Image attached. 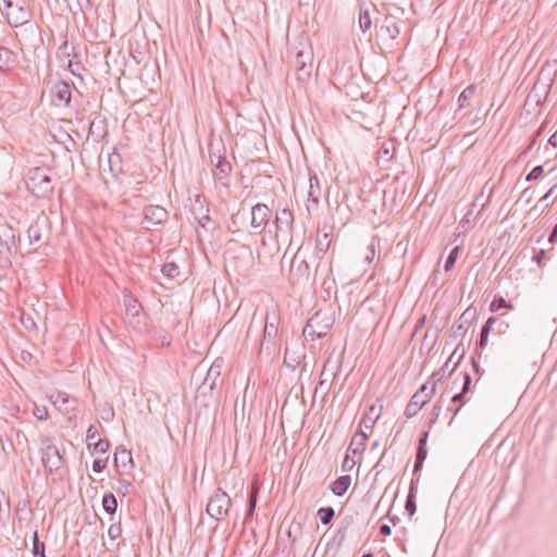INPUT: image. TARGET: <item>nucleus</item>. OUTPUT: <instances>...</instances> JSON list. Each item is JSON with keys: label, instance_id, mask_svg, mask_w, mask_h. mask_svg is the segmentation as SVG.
Segmentation results:
<instances>
[{"label": "nucleus", "instance_id": "f257e3e1", "mask_svg": "<svg viewBox=\"0 0 557 557\" xmlns=\"http://www.w3.org/2000/svg\"><path fill=\"white\" fill-rule=\"evenodd\" d=\"M47 166H36L28 171L26 184L37 198H46L53 191V184Z\"/></svg>", "mask_w": 557, "mask_h": 557}, {"label": "nucleus", "instance_id": "f03ea898", "mask_svg": "<svg viewBox=\"0 0 557 557\" xmlns=\"http://www.w3.org/2000/svg\"><path fill=\"white\" fill-rule=\"evenodd\" d=\"M334 323V318L331 312L318 310L311 318H309L306 326L304 327V336L307 339L315 341L327 334Z\"/></svg>", "mask_w": 557, "mask_h": 557}, {"label": "nucleus", "instance_id": "7ed1b4c3", "mask_svg": "<svg viewBox=\"0 0 557 557\" xmlns=\"http://www.w3.org/2000/svg\"><path fill=\"white\" fill-rule=\"evenodd\" d=\"M8 23L17 27L26 24L32 18L27 0H2Z\"/></svg>", "mask_w": 557, "mask_h": 557}, {"label": "nucleus", "instance_id": "20e7f679", "mask_svg": "<svg viewBox=\"0 0 557 557\" xmlns=\"http://www.w3.org/2000/svg\"><path fill=\"white\" fill-rule=\"evenodd\" d=\"M431 381L425 382L411 397L410 401L406 406L405 416L410 419L414 417L422 407L430 401L435 394V383Z\"/></svg>", "mask_w": 557, "mask_h": 557}, {"label": "nucleus", "instance_id": "39448f33", "mask_svg": "<svg viewBox=\"0 0 557 557\" xmlns=\"http://www.w3.org/2000/svg\"><path fill=\"white\" fill-rule=\"evenodd\" d=\"M41 461L49 473H54L63 467L64 459L59 448L49 438L42 440Z\"/></svg>", "mask_w": 557, "mask_h": 557}, {"label": "nucleus", "instance_id": "423d86ee", "mask_svg": "<svg viewBox=\"0 0 557 557\" xmlns=\"http://www.w3.org/2000/svg\"><path fill=\"white\" fill-rule=\"evenodd\" d=\"M230 507L231 497L227 493L218 488L210 497L206 510L211 518L222 520L228 513Z\"/></svg>", "mask_w": 557, "mask_h": 557}, {"label": "nucleus", "instance_id": "0eeeda50", "mask_svg": "<svg viewBox=\"0 0 557 557\" xmlns=\"http://www.w3.org/2000/svg\"><path fill=\"white\" fill-rule=\"evenodd\" d=\"M271 216L270 208L264 203H257L251 208L250 226L255 233H261L268 225Z\"/></svg>", "mask_w": 557, "mask_h": 557}, {"label": "nucleus", "instance_id": "6e6552de", "mask_svg": "<svg viewBox=\"0 0 557 557\" xmlns=\"http://www.w3.org/2000/svg\"><path fill=\"white\" fill-rule=\"evenodd\" d=\"M168 211L158 205H149L144 208V221L146 224L145 228L149 230L150 226H157L163 224L168 220Z\"/></svg>", "mask_w": 557, "mask_h": 557}, {"label": "nucleus", "instance_id": "1a4fd4ad", "mask_svg": "<svg viewBox=\"0 0 557 557\" xmlns=\"http://www.w3.org/2000/svg\"><path fill=\"white\" fill-rule=\"evenodd\" d=\"M273 223L275 226V237L277 239L280 236H287L293 228L294 214L289 209L286 208L276 210L275 220Z\"/></svg>", "mask_w": 557, "mask_h": 557}, {"label": "nucleus", "instance_id": "9d476101", "mask_svg": "<svg viewBox=\"0 0 557 557\" xmlns=\"http://www.w3.org/2000/svg\"><path fill=\"white\" fill-rule=\"evenodd\" d=\"M290 274L293 277H296L298 281H302L305 283H308L311 280L309 263L305 258L300 256L299 250L293 258L290 265Z\"/></svg>", "mask_w": 557, "mask_h": 557}, {"label": "nucleus", "instance_id": "9b49d317", "mask_svg": "<svg viewBox=\"0 0 557 557\" xmlns=\"http://www.w3.org/2000/svg\"><path fill=\"white\" fill-rule=\"evenodd\" d=\"M312 52L310 49L300 50L297 52L295 58V69L298 73V78L301 79L306 76H310L312 67Z\"/></svg>", "mask_w": 557, "mask_h": 557}, {"label": "nucleus", "instance_id": "f8f14e48", "mask_svg": "<svg viewBox=\"0 0 557 557\" xmlns=\"http://www.w3.org/2000/svg\"><path fill=\"white\" fill-rule=\"evenodd\" d=\"M71 86L65 82H58L51 88L52 102L58 107H66L71 102Z\"/></svg>", "mask_w": 557, "mask_h": 557}, {"label": "nucleus", "instance_id": "ddd939ff", "mask_svg": "<svg viewBox=\"0 0 557 557\" xmlns=\"http://www.w3.org/2000/svg\"><path fill=\"white\" fill-rule=\"evenodd\" d=\"M98 436V430L95 425H89L86 432L87 447L90 451L104 454L110 448L108 440L96 438Z\"/></svg>", "mask_w": 557, "mask_h": 557}, {"label": "nucleus", "instance_id": "4468645a", "mask_svg": "<svg viewBox=\"0 0 557 557\" xmlns=\"http://www.w3.org/2000/svg\"><path fill=\"white\" fill-rule=\"evenodd\" d=\"M52 404L63 413H69L75 409L76 399L71 398L69 394L57 391L51 394Z\"/></svg>", "mask_w": 557, "mask_h": 557}, {"label": "nucleus", "instance_id": "2eb2a0df", "mask_svg": "<svg viewBox=\"0 0 557 557\" xmlns=\"http://www.w3.org/2000/svg\"><path fill=\"white\" fill-rule=\"evenodd\" d=\"M113 463L121 474L128 473V471L133 468V458L131 451L125 448L116 449Z\"/></svg>", "mask_w": 557, "mask_h": 557}, {"label": "nucleus", "instance_id": "dca6fc26", "mask_svg": "<svg viewBox=\"0 0 557 557\" xmlns=\"http://www.w3.org/2000/svg\"><path fill=\"white\" fill-rule=\"evenodd\" d=\"M210 159L211 162H214V159H216V163L214 165L215 169L213 172L214 178L216 181L226 178L232 171L231 163L225 159L224 156L221 154L210 153Z\"/></svg>", "mask_w": 557, "mask_h": 557}, {"label": "nucleus", "instance_id": "f3484780", "mask_svg": "<svg viewBox=\"0 0 557 557\" xmlns=\"http://www.w3.org/2000/svg\"><path fill=\"white\" fill-rule=\"evenodd\" d=\"M331 246L330 233H318L315 238V249L313 256L318 260H322Z\"/></svg>", "mask_w": 557, "mask_h": 557}, {"label": "nucleus", "instance_id": "a211bd4d", "mask_svg": "<svg viewBox=\"0 0 557 557\" xmlns=\"http://www.w3.org/2000/svg\"><path fill=\"white\" fill-rule=\"evenodd\" d=\"M221 375V363L214 361L212 366L208 369L207 374L202 381L200 387H208L209 389H213L216 385L218 380Z\"/></svg>", "mask_w": 557, "mask_h": 557}, {"label": "nucleus", "instance_id": "6ab92c4d", "mask_svg": "<svg viewBox=\"0 0 557 557\" xmlns=\"http://www.w3.org/2000/svg\"><path fill=\"white\" fill-rule=\"evenodd\" d=\"M351 484V476L349 474H344L338 476L330 486L331 491L336 496H343Z\"/></svg>", "mask_w": 557, "mask_h": 557}, {"label": "nucleus", "instance_id": "aec40b11", "mask_svg": "<svg viewBox=\"0 0 557 557\" xmlns=\"http://www.w3.org/2000/svg\"><path fill=\"white\" fill-rule=\"evenodd\" d=\"M367 441L368 435L363 431L357 432L351 438L348 450L354 455L361 454L364 450Z\"/></svg>", "mask_w": 557, "mask_h": 557}, {"label": "nucleus", "instance_id": "412c9836", "mask_svg": "<svg viewBox=\"0 0 557 557\" xmlns=\"http://www.w3.org/2000/svg\"><path fill=\"white\" fill-rule=\"evenodd\" d=\"M321 197V185L315 174H311L309 177V191L308 200L318 206Z\"/></svg>", "mask_w": 557, "mask_h": 557}, {"label": "nucleus", "instance_id": "4be33fe9", "mask_svg": "<svg viewBox=\"0 0 557 557\" xmlns=\"http://www.w3.org/2000/svg\"><path fill=\"white\" fill-rule=\"evenodd\" d=\"M277 317L275 313H267L265 315V324L263 330V338L271 339L277 334Z\"/></svg>", "mask_w": 557, "mask_h": 557}, {"label": "nucleus", "instance_id": "5701e85b", "mask_svg": "<svg viewBox=\"0 0 557 557\" xmlns=\"http://www.w3.org/2000/svg\"><path fill=\"white\" fill-rule=\"evenodd\" d=\"M16 62L15 54L5 47H0V70H10Z\"/></svg>", "mask_w": 557, "mask_h": 557}, {"label": "nucleus", "instance_id": "b1692460", "mask_svg": "<svg viewBox=\"0 0 557 557\" xmlns=\"http://www.w3.org/2000/svg\"><path fill=\"white\" fill-rule=\"evenodd\" d=\"M382 30H384L391 39H396L400 34L398 22L393 16L385 17L382 25Z\"/></svg>", "mask_w": 557, "mask_h": 557}, {"label": "nucleus", "instance_id": "393cba45", "mask_svg": "<svg viewBox=\"0 0 557 557\" xmlns=\"http://www.w3.org/2000/svg\"><path fill=\"white\" fill-rule=\"evenodd\" d=\"M359 27L362 33L368 32L372 27L370 11L364 5H360L359 10Z\"/></svg>", "mask_w": 557, "mask_h": 557}, {"label": "nucleus", "instance_id": "a878e982", "mask_svg": "<svg viewBox=\"0 0 557 557\" xmlns=\"http://www.w3.org/2000/svg\"><path fill=\"white\" fill-rule=\"evenodd\" d=\"M102 507L108 515H114L117 508V502L112 493L104 494L102 497Z\"/></svg>", "mask_w": 557, "mask_h": 557}, {"label": "nucleus", "instance_id": "bb28decb", "mask_svg": "<svg viewBox=\"0 0 557 557\" xmlns=\"http://www.w3.org/2000/svg\"><path fill=\"white\" fill-rule=\"evenodd\" d=\"M124 306L126 308V311L132 315H138L139 311L141 309V306L137 301L136 298H134L131 295H125L123 298Z\"/></svg>", "mask_w": 557, "mask_h": 557}, {"label": "nucleus", "instance_id": "cd10ccee", "mask_svg": "<svg viewBox=\"0 0 557 557\" xmlns=\"http://www.w3.org/2000/svg\"><path fill=\"white\" fill-rule=\"evenodd\" d=\"M475 92V87L473 85L468 86L466 89L461 91L458 97L459 110L469 106V100Z\"/></svg>", "mask_w": 557, "mask_h": 557}, {"label": "nucleus", "instance_id": "c85d7f7f", "mask_svg": "<svg viewBox=\"0 0 557 557\" xmlns=\"http://www.w3.org/2000/svg\"><path fill=\"white\" fill-rule=\"evenodd\" d=\"M495 322H496V319L494 317H491L487 319L486 323L482 326L481 333H480V341H479V345L481 348L484 347V345L486 344L492 325Z\"/></svg>", "mask_w": 557, "mask_h": 557}, {"label": "nucleus", "instance_id": "c756f323", "mask_svg": "<svg viewBox=\"0 0 557 557\" xmlns=\"http://www.w3.org/2000/svg\"><path fill=\"white\" fill-rule=\"evenodd\" d=\"M335 510L333 507H322L318 510V517L322 524L327 525L334 518Z\"/></svg>", "mask_w": 557, "mask_h": 557}, {"label": "nucleus", "instance_id": "7c9ffc66", "mask_svg": "<svg viewBox=\"0 0 557 557\" xmlns=\"http://www.w3.org/2000/svg\"><path fill=\"white\" fill-rule=\"evenodd\" d=\"M161 272L168 278L173 280L180 275V268L173 262L164 263L161 268Z\"/></svg>", "mask_w": 557, "mask_h": 557}, {"label": "nucleus", "instance_id": "2f4dec72", "mask_svg": "<svg viewBox=\"0 0 557 557\" xmlns=\"http://www.w3.org/2000/svg\"><path fill=\"white\" fill-rule=\"evenodd\" d=\"M503 308L512 309L513 306L511 301H507L504 297H496L490 306L492 312H496Z\"/></svg>", "mask_w": 557, "mask_h": 557}, {"label": "nucleus", "instance_id": "473e14b6", "mask_svg": "<svg viewBox=\"0 0 557 557\" xmlns=\"http://www.w3.org/2000/svg\"><path fill=\"white\" fill-rule=\"evenodd\" d=\"M466 314H467V311L462 313L459 321L453 327V333H454L455 337L462 336L468 330V325H467L468 322L463 321Z\"/></svg>", "mask_w": 557, "mask_h": 557}, {"label": "nucleus", "instance_id": "72a5a7b5", "mask_svg": "<svg viewBox=\"0 0 557 557\" xmlns=\"http://www.w3.org/2000/svg\"><path fill=\"white\" fill-rule=\"evenodd\" d=\"M451 359L453 356L445 362V364L438 371L433 372V374L429 379V381H431V384H436L437 382L442 381L445 377L446 371H448L449 362L451 361Z\"/></svg>", "mask_w": 557, "mask_h": 557}, {"label": "nucleus", "instance_id": "f704fd0d", "mask_svg": "<svg viewBox=\"0 0 557 557\" xmlns=\"http://www.w3.org/2000/svg\"><path fill=\"white\" fill-rule=\"evenodd\" d=\"M459 247H455L450 250L449 255L447 256L444 264V270L447 272L449 271L456 263L457 256H458Z\"/></svg>", "mask_w": 557, "mask_h": 557}, {"label": "nucleus", "instance_id": "c9c22d12", "mask_svg": "<svg viewBox=\"0 0 557 557\" xmlns=\"http://www.w3.org/2000/svg\"><path fill=\"white\" fill-rule=\"evenodd\" d=\"M375 411V407L372 406L370 408V413L366 414V417L362 419L361 421V425H363L366 429H371L373 426V424L375 423V421L379 419L380 414H375L374 418L371 417V413H374Z\"/></svg>", "mask_w": 557, "mask_h": 557}, {"label": "nucleus", "instance_id": "e433bc0d", "mask_svg": "<svg viewBox=\"0 0 557 557\" xmlns=\"http://www.w3.org/2000/svg\"><path fill=\"white\" fill-rule=\"evenodd\" d=\"M405 509H406V511L408 512V515L410 517L413 516L414 512L417 511V505H416L414 496L412 495L411 492L407 496L406 504H405Z\"/></svg>", "mask_w": 557, "mask_h": 557}, {"label": "nucleus", "instance_id": "4c0bfd02", "mask_svg": "<svg viewBox=\"0 0 557 557\" xmlns=\"http://www.w3.org/2000/svg\"><path fill=\"white\" fill-rule=\"evenodd\" d=\"M122 534V527H121V523H112L110 527H109V530H108V535L111 540H115L117 537H120Z\"/></svg>", "mask_w": 557, "mask_h": 557}, {"label": "nucleus", "instance_id": "58836bf2", "mask_svg": "<svg viewBox=\"0 0 557 557\" xmlns=\"http://www.w3.org/2000/svg\"><path fill=\"white\" fill-rule=\"evenodd\" d=\"M76 4L84 16L87 12L92 10L91 0H76Z\"/></svg>", "mask_w": 557, "mask_h": 557}, {"label": "nucleus", "instance_id": "ea45409f", "mask_svg": "<svg viewBox=\"0 0 557 557\" xmlns=\"http://www.w3.org/2000/svg\"><path fill=\"white\" fill-rule=\"evenodd\" d=\"M544 173V169L542 165H537L532 169V171L524 177L525 181H533L542 176Z\"/></svg>", "mask_w": 557, "mask_h": 557}, {"label": "nucleus", "instance_id": "a19ab883", "mask_svg": "<svg viewBox=\"0 0 557 557\" xmlns=\"http://www.w3.org/2000/svg\"><path fill=\"white\" fill-rule=\"evenodd\" d=\"M27 234H28V238H29L30 244L37 243L41 238L39 230L37 227H34V226H30L27 230Z\"/></svg>", "mask_w": 557, "mask_h": 557}, {"label": "nucleus", "instance_id": "79ce46f5", "mask_svg": "<svg viewBox=\"0 0 557 557\" xmlns=\"http://www.w3.org/2000/svg\"><path fill=\"white\" fill-rule=\"evenodd\" d=\"M107 467V459H95L92 470L97 473L102 472Z\"/></svg>", "mask_w": 557, "mask_h": 557}, {"label": "nucleus", "instance_id": "37998d69", "mask_svg": "<svg viewBox=\"0 0 557 557\" xmlns=\"http://www.w3.org/2000/svg\"><path fill=\"white\" fill-rule=\"evenodd\" d=\"M544 126H545V123H542L540 128L534 132L530 145L527 148H524V154H527L528 151L533 147V145L535 144L537 137L541 136Z\"/></svg>", "mask_w": 557, "mask_h": 557}, {"label": "nucleus", "instance_id": "c03bdc74", "mask_svg": "<svg viewBox=\"0 0 557 557\" xmlns=\"http://www.w3.org/2000/svg\"><path fill=\"white\" fill-rule=\"evenodd\" d=\"M34 414L38 420L44 421L48 418V410L45 407H35Z\"/></svg>", "mask_w": 557, "mask_h": 557}, {"label": "nucleus", "instance_id": "a18cd8bd", "mask_svg": "<svg viewBox=\"0 0 557 557\" xmlns=\"http://www.w3.org/2000/svg\"><path fill=\"white\" fill-rule=\"evenodd\" d=\"M462 379H463V383H462V389L461 392L467 394L469 388H470V385H471V382H472V379H471V375L469 373H463L462 374Z\"/></svg>", "mask_w": 557, "mask_h": 557}, {"label": "nucleus", "instance_id": "49530a36", "mask_svg": "<svg viewBox=\"0 0 557 557\" xmlns=\"http://www.w3.org/2000/svg\"><path fill=\"white\" fill-rule=\"evenodd\" d=\"M33 554L38 557H46L45 555V544H34L33 545Z\"/></svg>", "mask_w": 557, "mask_h": 557}, {"label": "nucleus", "instance_id": "de8ad7c7", "mask_svg": "<svg viewBox=\"0 0 557 557\" xmlns=\"http://www.w3.org/2000/svg\"><path fill=\"white\" fill-rule=\"evenodd\" d=\"M256 499L252 498V499H249V506H248V510H247V513H246V517H245V522L248 521L251 517H252V513L256 509Z\"/></svg>", "mask_w": 557, "mask_h": 557}, {"label": "nucleus", "instance_id": "09e8293b", "mask_svg": "<svg viewBox=\"0 0 557 557\" xmlns=\"http://www.w3.org/2000/svg\"><path fill=\"white\" fill-rule=\"evenodd\" d=\"M355 463H356L355 460L350 459L349 456L347 455L343 461L342 468L344 471H349L352 469Z\"/></svg>", "mask_w": 557, "mask_h": 557}, {"label": "nucleus", "instance_id": "8fccbe9b", "mask_svg": "<svg viewBox=\"0 0 557 557\" xmlns=\"http://www.w3.org/2000/svg\"><path fill=\"white\" fill-rule=\"evenodd\" d=\"M426 456H428V449L423 448V447H418L417 455H416V460L425 461Z\"/></svg>", "mask_w": 557, "mask_h": 557}, {"label": "nucleus", "instance_id": "3c124183", "mask_svg": "<svg viewBox=\"0 0 557 557\" xmlns=\"http://www.w3.org/2000/svg\"><path fill=\"white\" fill-rule=\"evenodd\" d=\"M465 397H466V394L462 392H459L451 397V401L460 403L461 405H463L466 403Z\"/></svg>", "mask_w": 557, "mask_h": 557}, {"label": "nucleus", "instance_id": "603ef678", "mask_svg": "<svg viewBox=\"0 0 557 557\" xmlns=\"http://www.w3.org/2000/svg\"><path fill=\"white\" fill-rule=\"evenodd\" d=\"M441 409L442 407L441 406H435L433 408V411H432V419H431V424L435 423L438 416H440V412H441Z\"/></svg>", "mask_w": 557, "mask_h": 557}, {"label": "nucleus", "instance_id": "864d4df0", "mask_svg": "<svg viewBox=\"0 0 557 557\" xmlns=\"http://www.w3.org/2000/svg\"><path fill=\"white\" fill-rule=\"evenodd\" d=\"M198 222L201 227L207 228L208 223L211 222V218L209 214H205Z\"/></svg>", "mask_w": 557, "mask_h": 557}, {"label": "nucleus", "instance_id": "5fc2aeb1", "mask_svg": "<svg viewBox=\"0 0 557 557\" xmlns=\"http://www.w3.org/2000/svg\"><path fill=\"white\" fill-rule=\"evenodd\" d=\"M428 437H429V432H424L421 435L420 440H419V446L418 447L426 448Z\"/></svg>", "mask_w": 557, "mask_h": 557}, {"label": "nucleus", "instance_id": "6e6d98bb", "mask_svg": "<svg viewBox=\"0 0 557 557\" xmlns=\"http://www.w3.org/2000/svg\"><path fill=\"white\" fill-rule=\"evenodd\" d=\"M380 533H381L382 535H391V533H392V529H391V527H389L388 524H382V525L380 527Z\"/></svg>", "mask_w": 557, "mask_h": 557}, {"label": "nucleus", "instance_id": "4d7b16f0", "mask_svg": "<svg viewBox=\"0 0 557 557\" xmlns=\"http://www.w3.org/2000/svg\"><path fill=\"white\" fill-rule=\"evenodd\" d=\"M556 239H557V224L554 226V228L548 237V242L554 243Z\"/></svg>", "mask_w": 557, "mask_h": 557}, {"label": "nucleus", "instance_id": "13d9d810", "mask_svg": "<svg viewBox=\"0 0 557 557\" xmlns=\"http://www.w3.org/2000/svg\"><path fill=\"white\" fill-rule=\"evenodd\" d=\"M548 144L553 147H557V131L549 137Z\"/></svg>", "mask_w": 557, "mask_h": 557}, {"label": "nucleus", "instance_id": "bf43d9fd", "mask_svg": "<svg viewBox=\"0 0 557 557\" xmlns=\"http://www.w3.org/2000/svg\"><path fill=\"white\" fill-rule=\"evenodd\" d=\"M424 461L414 460L413 473L420 471L423 467Z\"/></svg>", "mask_w": 557, "mask_h": 557}, {"label": "nucleus", "instance_id": "052dcab7", "mask_svg": "<svg viewBox=\"0 0 557 557\" xmlns=\"http://www.w3.org/2000/svg\"><path fill=\"white\" fill-rule=\"evenodd\" d=\"M257 495H258V487L256 485H253L249 493V499L255 498L257 500Z\"/></svg>", "mask_w": 557, "mask_h": 557}, {"label": "nucleus", "instance_id": "680f3d73", "mask_svg": "<svg viewBox=\"0 0 557 557\" xmlns=\"http://www.w3.org/2000/svg\"><path fill=\"white\" fill-rule=\"evenodd\" d=\"M536 88H537V84H534L533 90L528 95L527 100L524 101V107L531 101L532 94L535 92Z\"/></svg>", "mask_w": 557, "mask_h": 557}, {"label": "nucleus", "instance_id": "e2e57ef3", "mask_svg": "<svg viewBox=\"0 0 557 557\" xmlns=\"http://www.w3.org/2000/svg\"><path fill=\"white\" fill-rule=\"evenodd\" d=\"M34 544H44L42 542L39 541L37 531H34V534H33V545Z\"/></svg>", "mask_w": 557, "mask_h": 557}, {"label": "nucleus", "instance_id": "0e129e2a", "mask_svg": "<svg viewBox=\"0 0 557 557\" xmlns=\"http://www.w3.org/2000/svg\"><path fill=\"white\" fill-rule=\"evenodd\" d=\"M542 256H544V251L543 250L539 255H534L532 259L535 260L537 263H540Z\"/></svg>", "mask_w": 557, "mask_h": 557}, {"label": "nucleus", "instance_id": "69168bd1", "mask_svg": "<svg viewBox=\"0 0 557 557\" xmlns=\"http://www.w3.org/2000/svg\"><path fill=\"white\" fill-rule=\"evenodd\" d=\"M391 522L396 525L400 519L397 516L389 517Z\"/></svg>", "mask_w": 557, "mask_h": 557}, {"label": "nucleus", "instance_id": "338daca9", "mask_svg": "<svg viewBox=\"0 0 557 557\" xmlns=\"http://www.w3.org/2000/svg\"><path fill=\"white\" fill-rule=\"evenodd\" d=\"M369 251H370V253H371V258H373V257H374V253H375L374 245H373V244H371V245L369 246Z\"/></svg>", "mask_w": 557, "mask_h": 557}, {"label": "nucleus", "instance_id": "774afa93", "mask_svg": "<svg viewBox=\"0 0 557 557\" xmlns=\"http://www.w3.org/2000/svg\"><path fill=\"white\" fill-rule=\"evenodd\" d=\"M284 363H285L287 367H290L292 369H295V366H294V364L288 363V361H287V358H286V357L284 358Z\"/></svg>", "mask_w": 557, "mask_h": 557}]
</instances>
